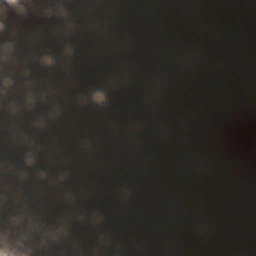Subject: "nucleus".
I'll use <instances>...</instances> for the list:
<instances>
[{"label":"nucleus","instance_id":"20e7f679","mask_svg":"<svg viewBox=\"0 0 256 256\" xmlns=\"http://www.w3.org/2000/svg\"><path fill=\"white\" fill-rule=\"evenodd\" d=\"M0 4L2 7H4L5 8L8 7V4L5 0H0Z\"/></svg>","mask_w":256,"mask_h":256},{"label":"nucleus","instance_id":"6e6552de","mask_svg":"<svg viewBox=\"0 0 256 256\" xmlns=\"http://www.w3.org/2000/svg\"><path fill=\"white\" fill-rule=\"evenodd\" d=\"M20 164L22 166H26V162L24 160V158H22L20 161Z\"/></svg>","mask_w":256,"mask_h":256},{"label":"nucleus","instance_id":"aec40b11","mask_svg":"<svg viewBox=\"0 0 256 256\" xmlns=\"http://www.w3.org/2000/svg\"><path fill=\"white\" fill-rule=\"evenodd\" d=\"M1 54V49H0V54Z\"/></svg>","mask_w":256,"mask_h":256},{"label":"nucleus","instance_id":"0eeeda50","mask_svg":"<svg viewBox=\"0 0 256 256\" xmlns=\"http://www.w3.org/2000/svg\"><path fill=\"white\" fill-rule=\"evenodd\" d=\"M0 64L2 66H7V63L2 61V56H0Z\"/></svg>","mask_w":256,"mask_h":256},{"label":"nucleus","instance_id":"2eb2a0df","mask_svg":"<svg viewBox=\"0 0 256 256\" xmlns=\"http://www.w3.org/2000/svg\"><path fill=\"white\" fill-rule=\"evenodd\" d=\"M22 103L25 104H26V100H24L22 101Z\"/></svg>","mask_w":256,"mask_h":256},{"label":"nucleus","instance_id":"9d476101","mask_svg":"<svg viewBox=\"0 0 256 256\" xmlns=\"http://www.w3.org/2000/svg\"><path fill=\"white\" fill-rule=\"evenodd\" d=\"M9 214L10 216H18V214H14V212H9Z\"/></svg>","mask_w":256,"mask_h":256},{"label":"nucleus","instance_id":"9b49d317","mask_svg":"<svg viewBox=\"0 0 256 256\" xmlns=\"http://www.w3.org/2000/svg\"><path fill=\"white\" fill-rule=\"evenodd\" d=\"M40 66H41L42 68H45V69H47V68H48L47 66H46V65H44V64H40Z\"/></svg>","mask_w":256,"mask_h":256},{"label":"nucleus","instance_id":"39448f33","mask_svg":"<svg viewBox=\"0 0 256 256\" xmlns=\"http://www.w3.org/2000/svg\"><path fill=\"white\" fill-rule=\"evenodd\" d=\"M48 54L54 58H56L58 56V54L53 51L50 52Z\"/></svg>","mask_w":256,"mask_h":256},{"label":"nucleus","instance_id":"4468645a","mask_svg":"<svg viewBox=\"0 0 256 256\" xmlns=\"http://www.w3.org/2000/svg\"><path fill=\"white\" fill-rule=\"evenodd\" d=\"M88 100L90 101H92V98L91 96H88Z\"/></svg>","mask_w":256,"mask_h":256},{"label":"nucleus","instance_id":"ddd939ff","mask_svg":"<svg viewBox=\"0 0 256 256\" xmlns=\"http://www.w3.org/2000/svg\"><path fill=\"white\" fill-rule=\"evenodd\" d=\"M92 103H93V104H94V106H98V104L96 102H92Z\"/></svg>","mask_w":256,"mask_h":256},{"label":"nucleus","instance_id":"a211bd4d","mask_svg":"<svg viewBox=\"0 0 256 256\" xmlns=\"http://www.w3.org/2000/svg\"><path fill=\"white\" fill-rule=\"evenodd\" d=\"M2 193H4V192L3 190L2 191Z\"/></svg>","mask_w":256,"mask_h":256},{"label":"nucleus","instance_id":"412c9836","mask_svg":"<svg viewBox=\"0 0 256 256\" xmlns=\"http://www.w3.org/2000/svg\"><path fill=\"white\" fill-rule=\"evenodd\" d=\"M1 34H2V32H0V35Z\"/></svg>","mask_w":256,"mask_h":256},{"label":"nucleus","instance_id":"f8f14e48","mask_svg":"<svg viewBox=\"0 0 256 256\" xmlns=\"http://www.w3.org/2000/svg\"><path fill=\"white\" fill-rule=\"evenodd\" d=\"M22 80L23 82H26L28 81V79L26 78H22Z\"/></svg>","mask_w":256,"mask_h":256},{"label":"nucleus","instance_id":"1a4fd4ad","mask_svg":"<svg viewBox=\"0 0 256 256\" xmlns=\"http://www.w3.org/2000/svg\"><path fill=\"white\" fill-rule=\"evenodd\" d=\"M3 220H5V224L7 225V226H10V222H9V219L7 218H6V216H4L3 217Z\"/></svg>","mask_w":256,"mask_h":256},{"label":"nucleus","instance_id":"f257e3e1","mask_svg":"<svg viewBox=\"0 0 256 256\" xmlns=\"http://www.w3.org/2000/svg\"><path fill=\"white\" fill-rule=\"evenodd\" d=\"M18 238V240L22 242L26 246H28L30 249H33L34 246L32 243L28 244L26 242L22 240V237L19 234L16 235V236H14L10 234H8L2 227H0V248L2 246H6L8 248H10L12 250L15 248L16 242L14 243V242H16V238Z\"/></svg>","mask_w":256,"mask_h":256},{"label":"nucleus","instance_id":"dca6fc26","mask_svg":"<svg viewBox=\"0 0 256 256\" xmlns=\"http://www.w3.org/2000/svg\"><path fill=\"white\" fill-rule=\"evenodd\" d=\"M12 24H13V23H12V22H11V23L10 24V26H12Z\"/></svg>","mask_w":256,"mask_h":256},{"label":"nucleus","instance_id":"7ed1b4c3","mask_svg":"<svg viewBox=\"0 0 256 256\" xmlns=\"http://www.w3.org/2000/svg\"><path fill=\"white\" fill-rule=\"evenodd\" d=\"M96 90L98 91L102 92L104 93H107L108 88L102 85H99L96 87Z\"/></svg>","mask_w":256,"mask_h":256},{"label":"nucleus","instance_id":"f3484780","mask_svg":"<svg viewBox=\"0 0 256 256\" xmlns=\"http://www.w3.org/2000/svg\"><path fill=\"white\" fill-rule=\"evenodd\" d=\"M16 76H16V75H14V78H16Z\"/></svg>","mask_w":256,"mask_h":256},{"label":"nucleus","instance_id":"f03ea898","mask_svg":"<svg viewBox=\"0 0 256 256\" xmlns=\"http://www.w3.org/2000/svg\"><path fill=\"white\" fill-rule=\"evenodd\" d=\"M0 42L2 45L4 44L6 42H14V37L12 36L11 32H6V37L1 38Z\"/></svg>","mask_w":256,"mask_h":256},{"label":"nucleus","instance_id":"423d86ee","mask_svg":"<svg viewBox=\"0 0 256 256\" xmlns=\"http://www.w3.org/2000/svg\"><path fill=\"white\" fill-rule=\"evenodd\" d=\"M18 251H20V252H24V248L22 244H18Z\"/></svg>","mask_w":256,"mask_h":256},{"label":"nucleus","instance_id":"6ab92c4d","mask_svg":"<svg viewBox=\"0 0 256 256\" xmlns=\"http://www.w3.org/2000/svg\"><path fill=\"white\" fill-rule=\"evenodd\" d=\"M56 255H57V254L56 253L54 254V256H56Z\"/></svg>","mask_w":256,"mask_h":256}]
</instances>
